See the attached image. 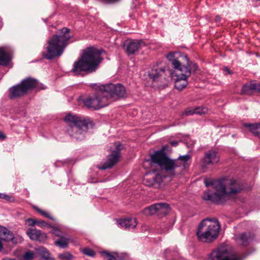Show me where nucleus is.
<instances>
[{"label": "nucleus", "instance_id": "nucleus-36", "mask_svg": "<svg viewBox=\"0 0 260 260\" xmlns=\"http://www.w3.org/2000/svg\"><path fill=\"white\" fill-rule=\"evenodd\" d=\"M102 254L104 260H116V258L109 252L104 251Z\"/></svg>", "mask_w": 260, "mask_h": 260}, {"label": "nucleus", "instance_id": "nucleus-49", "mask_svg": "<svg viewBox=\"0 0 260 260\" xmlns=\"http://www.w3.org/2000/svg\"><path fill=\"white\" fill-rule=\"evenodd\" d=\"M14 258H10L9 257H5L3 259V260H13Z\"/></svg>", "mask_w": 260, "mask_h": 260}, {"label": "nucleus", "instance_id": "nucleus-10", "mask_svg": "<svg viewBox=\"0 0 260 260\" xmlns=\"http://www.w3.org/2000/svg\"><path fill=\"white\" fill-rule=\"evenodd\" d=\"M208 260H241L235 254L229 251L226 247L221 246L212 251L209 255Z\"/></svg>", "mask_w": 260, "mask_h": 260}, {"label": "nucleus", "instance_id": "nucleus-38", "mask_svg": "<svg viewBox=\"0 0 260 260\" xmlns=\"http://www.w3.org/2000/svg\"><path fill=\"white\" fill-rule=\"evenodd\" d=\"M37 219L34 218H28L26 220V224L29 226H33L37 224Z\"/></svg>", "mask_w": 260, "mask_h": 260}, {"label": "nucleus", "instance_id": "nucleus-15", "mask_svg": "<svg viewBox=\"0 0 260 260\" xmlns=\"http://www.w3.org/2000/svg\"><path fill=\"white\" fill-rule=\"evenodd\" d=\"M169 209V205L166 203H158L150 206L144 210L146 214H154L157 212L165 213L168 212Z\"/></svg>", "mask_w": 260, "mask_h": 260}, {"label": "nucleus", "instance_id": "nucleus-35", "mask_svg": "<svg viewBox=\"0 0 260 260\" xmlns=\"http://www.w3.org/2000/svg\"><path fill=\"white\" fill-rule=\"evenodd\" d=\"M35 257V253L32 251H27L23 256V260H32Z\"/></svg>", "mask_w": 260, "mask_h": 260}, {"label": "nucleus", "instance_id": "nucleus-30", "mask_svg": "<svg viewBox=\"0 0 260 260\" xmlns=\"http://www.w3.org/2000/svg\"><path fill=\"white\" fill-rule=\"evenodd\" d=\"M205 112L204 111V109L202 108H201L200 107L196 108L193 110H186L184 113H183L184 115L188 116L192 115L194 114H202L204 113Z\"/></svg>", "mask_w": 260, "mask_h": 260}, {"label": "nucleus", "instance_id": "nucleus-8", "mask_svg": "<svg viewBox=\"0 0 260 260\" xmlns=\"http://www.w3.org/2000/svg\"><path fill=\"white\" fill-rule=\"evenodd\" d=\"M84 105L88 108L98 110L109 105L108 95L101 91L96 94L89 96L83 101Z\"/></svg>", "mask_w": 260, "mask_h": 260}, {"label": "nucleus", "instance_id": "nucleus-5", "mask_svg": "<svg viewBox=\"0 0 260 260\" xmlns=\"http://www.w3.org/2000/svg\"><path fill=\"white\" fill-rule=\"evenodd\" d=\"M70 29L63 27L50 39V60L60 57L68 45L71 37L68 34Z\"/></svg>", "mask_w": 260, "mask_h": 260}, {"label": "nucleus", "instance_id": "nucleus-50", "mask_svg": "<svg viewBox=\"0 0 260 260\" xmlns=\"http://www.w3.org/2000/svg\"><path fill=\"white\" fill-rule=\"evenodd\" d=\"M49 218L50 219L54 220V219L51 216H50Z\"/></svg>", "mask_w": 260, "mask_h": 260}, {"label": "nucleus", "instance_id": "nucleus-9", "mask_svg": "<svg viewBox=\"0 0 260 260\" xmlns=\"http://www.w3.org/2000/svg\"><path fill=\"white\" fill-rule=\"evenodd\" d=\"M100 89L108 95V100L111 98L119 99L126 95L125 88L120 83L102 85Z\"/></svg>", "mask_w": 260, "mask_h": 260}, {"label": "nucleus", "instance_id": "nucleus-28", "mask_svg": "<svg viewBox=\"0 0 260 260\" xmlns=\"http://www.w3.org/2000/svg\"><path fill=\"white\" fill-rule=\"evenodd\" d=\"M252 84H253V81H251L249 84H246L243 86L241 93L243 94L250 95L252 92L254 91L251 87Z\"/></svg>", "mask_w": 260, "mask_h": 260}, {"label": "nucleus", "instance_id": "nucleus-40", "mask_svg": "<svg viewBox=\"0 0 260 260\" xmlns=\"http://www.w3.org/2000/svg\"><path fill=\"white\" fill-rule=\"evenodd\" d=\"M45 49L46 50V52L43 53V57L47 59H49V41L47 42V44H46Z\"/></svg>", "mask_w": 260, "mask_h": 260}, {"label": "nucleus", "instance_id": "nucleus-4", "mask_svg": "<svg viewBox=\"0 0 260 260\" xmlns=\"http://www.w3.org/2000/svg\"><path fill=\"white\" fill-rule=\"evenodd\" d=\"M220 229V225L217 219L206 218L200 223L197 236L200 241L210 243L217 238Z\"/></svg>", "mask_w": 260, "mask_h": 260}, {"label": "nucleus", "instance_id": "nucleus-19", "mask_svg": "<svg viewBox=\"0 0 260 260\" xmlns=\"http://www.w3.org/2000/svg\"><path fill=\"white\" fill-rule=\"evenodd\" d=\"M254 237V234L251 232L243 233L236 236V240L239 244L243 246H247Z\"/></svg>", "mask_w": 260, "mask_h": 260}, {"label": "nucleus", "instance_id": "nucleus-47", "mask_svg": "<svg viewBox=\"0 0 260 260\" xmlns=\"http://www.w3.org/2000/svg\"><path fill=\"white\" fill-rule=\"evenodd\" d=\"M221 18L219 16H216L215 18V21L218 22L220 21Z\"/></svg>", "mask_w": 260, "mask_h": 260}, {"label": "nucleus", "instance_id": "nucleus-29", "mask_svg": "<svg viewBox=\"0 0 260 260\" xmlns=\"http://www.w3.org/2000/svg\"><path fill=\"white\" fill-rule=\"evenodd\" d=\"M36 250L44 260H48L49 259V252L46 248L42 246H40Z\"/></svg>", "mask_w": 260, "mask_h": 260}, {"label": "nucleus", "instance_id": "nucleus-32", "mask_svg": "<svg viewBox=\"0 0 260 260\" xmlns=\"http://www.w3.org/2000/svg\"><path fill=\"white\" fill-rule=\"evenodd\" d=\"M80 251L83 253L84 255L90 256L94 257L95 255V252L92 249L89 247H86L80 249Z\"/></svg>", "mask_w": 260, "mask_h": 260}, {"label": "nucleus", "instance_id": "nucleus-43", "mask_svg": "<svg viewBox=\"0 0 260 260\" xmlns=\"http://www.w3.org/2000/svg\"><path fill=\"white\" fill-rule=\"evenodd\" d=\"M120 0H103V2L106 4H114L119 2Z\"/></svg>", "mask_w": 260, "mask_h": 260}, {"label": "nucleus", "instance_id": "nucleus-17", "mask_svg": "<svg viewBox=\"0 0 260 260\" xmlns=\"http://www.w3.org/2000/svg\"><path fill=\"white\" fill-rule=\"evenodd\" d=\"M144 46L145 43L142 40L130 41L126 45V52L128 55L134 54Z\"/></svg>", "mask_w": 260, "mask_h": 260}, {"label": "nucleus", "instance_id": "nucleus-44", "mask_svg": "<svg viewBox=\"0 0 260 260\" xmlns=\"http://www.w3.org/2000/svg\"><path fill=\"white\" fill-rule=\"evenodd\" d=\"M0 199H4L6 200L9 201L10 200V197L6 194L0 193Z\"/></svg>", "mask_w": 260, "mask_h": 260}, {"label": "nucleus", "instance_id": "nucleus-31", "mask_svg": "<svg viewBox=\"0 0 260 260\" xmlns=\"http://www.w3.org/2000/svg\"><path fill=\"white\" fill-rule=\"evenodd\" d=\"M50 229H51V233L59 238L66 236V234L56 226H51L50 224Z\"/></svg>", "mask_w": 260, "mask_h": 260}, {"label": "nucleus", "instance_id": "nucleus-39", "mask_svg": "<svg viewBox=\"0 0 260 260\" xmlns=\"http://www.w3.org/2000/svg\"><path fill=\"white\" fill-rule=\"evenodd\" d=\"M37 225L41 228H45L49 225V224L44 220L38 219L37 221Z\"/></svg>", "mask_w": 260, "mask_h": 260}, {"label": "nucleus", "instance_id": "nucleus-45", "mask_svg": "<svg viewBox=\"0 0 260 260\" xmlns=\"http://www.w3.org/2000/svg\"><path fill=\"white\" fill-rule=\"evenodd\" d=\"M6 135L2 132L0 131V139L4 140L6 139Z\"/></svg>", "mask_w": 260, "mask_h": 260}, {"label": "nucleus", "instance_id": "nucleus-25", "mask_svg": "<svg viewBox=\"0 0 260 260\" xmlns=\"http://www.w3.org/2000/svg\"><path fill=\"white\" fill-rule=\"evenodd\" d=\"M244 126L249 128V131L260 138V123L245 124Z\"/></svg>", "mask_w": 260, "mask_h": 260}, {"label": "nucleus", "instance_id": "nucleus-41", "mask_svg": "<svg viewBox=\"0 0 260 260\" xmlns=\"http://www.w3.org/2000/svg\"><path fill=\"white\" fill-rule=\"evenodd\" d=\"M34 208L36 211H37L40 214H41L42 216L46 217H49V213L45 212L41 209H39L38 207L35 206L34 207Z\"/></svg>", "mask_w": 260, "mask_h": 260}, {"label": "nucleus", "instance_id": "nucleus-18", "mask_svg": "<svg viewBox=\"0 0 260 260\" xmlns=\"http://www.w3.org/2000/svg\"><path fill=\"white\" fill-rule=\"evenodd\" d=\"M117 223L120 227L127 230L135 229L137 225V220L135 218L120 219L117 220Z\"/></svg>", "mask_w": 260, "mask_h": 260}, {"label": "nucleus", "instance_id": "nucleus-20", "mask_svg": "<svg viewBox=\"0 0 260 260\" xmlns=\"http://www.w3.org/2000/svg\"><path fill=\"white\" fill-rule=\"evenodd\" d=\"M165 72L163 67H153L149 73V76L153 81H157L160 77L162 76Z\"/></svg>", "mask_w": 260, "mask_h": 260}, {"label": "nucleus", "instance_id": "nucleus-6", "mask_svg": "<svg viewBox=\"0 0 260 260\" xmlns=\"http://www.w3.org/2000/svg\"><path fill=\"white\" fill-rule=\"evenodd\" d=\"M37 84V80L32 78H27L22 80L20 84L13 86L10 88L9 96L10 99L21 97L28 91L35 88Z\"/></svg>", "mask_w": 260, "mask_h": 260}, {"label": "nucleus", "instance_id": "nucleus-27", "mask_svg": "<svg viewBox=\"0 0 260 260\" xmlns=\"http://www.w3.org/2000/svg\"><path fill=\"white\" fill-rule=\"evenodd\" d=\"M173 223L172 221H171L170 220L166 219L165 221L161 223L160 225L161 232L163 233L167 232L173 226Z\"/></svg>", "mask_w": 260, "mask_h": 260}, {"label": "nucleus", "instance_id": "nucleus-3", "mask_svg": "<svg viewBox=\"0 0 260 260\" xmlns=\"http://www.w3.org/2000/svg\"><path fill=\"white\" fill-rule=\"evenodd\" d=\"M69 127L67 129L68 134L77 140H82L89 127L93 125L88 117H81L76 115L68 114L64 118Z\"/></svg>", "mask_w": 260, "mask_h": 260}, {"label": "nucleus", "instance_id": "nucleus-37", "mask_svg": "<svg viewBox=\"0 0 260 260\" xmlns=\"http://www.w3.org/2000/svg\"><path fill=\"white\" fill-rule=\"evenodd\" d=\"M251 87L253 89L254 91L260 93V83L253 81V84H252Z\"/></svg>", "mask_w": 260, "mask_h": 260}, {"label": "nucleus", "instance_id": "nucleus-11", "mask_svg": "<svg viewBox=\"0 0 260 260\" xmlns=\"http://www.w3.org/2000/svg\"><path fill=\"white\" fill-rule=\"evenodd\" d=\"M115 147L111 151V153L108 155L107 160L100 169L105 170L113 167L119 161L121 156V151L123 149V145L118 142L114 143Z\"/></svg>", "mask_w": 260, "mask_h": 260}, {"label": "nucleus", "instance_id": "nucleus-48", "mask_svg": "<svg viewBox=\"0 0 260 260\" xmlns=\"http://www.w3.org/2000/svg\"><path fill=\"white\" fill-rule=\"evenodd\" d=\"M3 249V245L1 240H0V251Z\"/></svg>", "mask_w": 260, "mask_h": 260}, {"label": "nucleus", "instance_id": "nucleus-52", "mask_svg": "<svg viewBox=\"0 0 260 260\" xmlns=\"http://www.w3.org/2000/svg\"><path fill=\"white\" fill-rule=\"evenodd\" d=\"M228 72H229V74H230V73H230V71L229 70H228Z\"/></svg>", "mask_w": 260, "mask_h": 260}, {"label": "nucleus", "instance_id": "nucleus-51", "mask_svg": "<svg viewBox=\"0 0 260 260\" xmlns=\"http://www.w3.org/2000/svg\"><path fill=\"white\" fill-rule=\"evenodd\" d=\"M50 260H55V259L52 257H50Z\"/></svg>", "mask_w": 260, "mask_h": 260}, {"label": "nucleus", "instance_id": "nucleus-21", "mask_svg": "<svg viewBox=\"0 0 260 260\" xmlns=\"http://www.w3.org/2000/svg\"><path fill=\"white\" fill-rule=\"evenodd\" d=\"M191 159V156L189 154L181 155L177 159H175L177 167H183L185 168L188 165L187 161Z\"/></svg>", "mask_w": 260, "mask_h": 260}, {"label": "nucleus", "instance_id": "nucleus-26", "mask_svg": "<svg viewBox=\"0 0 260 260\" xmlns=\"http://www.w3.org/2000/svg\"><path fill=\"white\" fill-rule=\"evenodd\" d=\"M22 240V238L19 236L15 237L12 233L10 231L8 235L4 238V241L6 242L11 241L13 244H16Z\"/></svg>", "mask_w": 260, "mask_h": 260}, {"label": "nucleus", "instance_id": "nucleus-42", "mask_svg": "<svg viewBox=\"0 0 260 260\" xmlns=\"http://www.w3.org/2000/svg\"><path fill=\"white\" fill-rule=\"evenodd\" d=\"M152 179H153V180H152V181H151V182H148L147 181L148 179H147V178H145L144 179V180H143L144 183L145 184H146L147 185H148V186H151V185H153V181L155 179V177H152Z\"/></svg>", "mask_w": 260, "mask_h": 260}, {"label": "nucleus", "instance_id": "nucleus-22", "mask_svg": "<svg viewBox=\"0 0 260 260\" xmlns=\"http://www.w3.org/2000/svg\"><path fill=\"white\" fill-rule=\"evenodd\" d=\"M10 54L4 49L0 48V66H7L10 61Z\"/></svg>", "mask_w": 260, "mask_h": 260}, {"label": "nucleus", "instance_id": "nucleus-12", "mask_svg": "<svg viewBox=\"0 0 260 260\" xmlns=\"http://www.w3.org/2000/svg\"><path fill=\"white\" fill-rule=\"evenodd\" d=\"M183 69H184L183 71H176L175 73L176 79L175 86L176 88L180 90L186 86L187 84V79L190 76L189 69L187 68H183Z\"/></svg>", "mask_w": 260, "mask_h": 260}, {"label": "nucleus", "instance_id": "nucleus-13", "mask_svg": "<svg viewBox=\"0 0 260 260\" xmlns=\"http://www.w3.org/2000/svg\"><path fill=\"white\" fill-rule=\"evenodd\" d=\"M219 156L217 151L210 150L205 153L204 157L202 159V167L207 168L209 165H213L218 162Z\"/></svg>", "mask_w": 260, "mask_h": 260}, {"label": "nucleus", "instance_id": "nucleus-33", "mask_svg": "<svg viewBox=\"0 0 260 260\" xmlns=\"http://www.w3.org/2000/svg\"><path fill=\"white\" fill-rule=\"evenodd\" d=\"M58 256L60 260H73L74 258V256L69 252L60 253Z\"/></svg>", "mask_w": 260, "mask_h": 260}, {"label": "nucleus", "instance_id": "nucleus-7", "mask_svg": "<svg viewBox=\"0 0 260 260\" xmlns=\"http://www.w3.org/2000/svg\"><path fill=\"white\" fill-rule=\"evenodd\" d=\"M152 161L167 172H172L177 167L175 159L169 158L163 150L156 151L151 156Z\"/></svg>", "mask_w": 260, "mask_h": 260}, {"label": "nucleus", "instance_id": "nucleus-34", "mask_svg": "<svg viewBox=\"0 0 260 260\" xmlns=\"http://www.w3.org/2000/svg\"><path fill=\"white\" fill-rule=\"evenodd\" d=\"M10 230L0 225V239L4 241V238L7 237Z\"/></svg>", "mask_w": 260, "mask_h": 260}, {"label": "nucleus", "instance_id": "nucleus-1", "mask_svg": "<svg viewBox=\"0 0 260 260\" xmlns=\"http://www.w3.org/2000/svg\"><path fill=\"white\" fill-rule=\"evenodd\" d=\"M204 183L206 187L211 186L214 192L205 193L203 199L217 205L224 204L229 195L239 193L243 189V184L239 180L228 178L215 180L205 179Z\"/></svg>", "mask_w": 260, "mask_h": 260}, {"label": "nucleus", "instance_id": "nucleus-23", "mask_svg": "<svg viewBox=\"0 0 260 260\" xmlns=\"http://www.w3.org/2000/svg\"><path fill=\"white\" fill-rule=\"evenodd\" d=\"M70 241V238L66 235L57 240H54V244L60 248H66L68 247Z\"/></svg>", "mask_w": 260, "mask_h": 260}, {"label": "nucleus", "instance_id": "nucleus-14", "mask_svg": "<svg viewBox=\"0 0 260 260\" xmlns=\"http://www.w3.org/2000/svg\"><path fill=\"white\" fill-rule=\"evenodd\" d=\"M185 55L178 52H170L167 55V59L171 62L173 68L176 71H183V68H185L182 64L181 61L184 58H180L181 56Z\"/></svg>", "mask_w": 260, "mask_h": 260}, {"label": "nucleus", "instance_id": "nucleus-46", "mask_svg": "<svg viewBox=\"0 0 260 260\" xmlns=\"http://www.w3.org/2000/svg\"><path fill=\"white\" fill-rule=\"evenodd\" d=\"M170 144H171V145L172 146H176L178 144V142H177V141H171L170 142Z\"/></svg>", "mask_w": 260, "mask_h": 260}, {"label": "nucleus", "instance_id": "nucleus-16", "mask_svg": "<svg viewBox=\"0 0 260 260\" xmlns=\"http://www.w3.org/2000/svg\"><path fill=\"white\" fill-rule=\"evenodd\" d=\"M26 234L31 240L40 242H44L47 238L46 234L36 229H28Z\"/></svg>", "mask_w": 260, "mask_h": 260}, {"label": "nucleus", "instance_id": "nucleus-2", "mask_svg": "<svg viewBox=\"0 0 260 260\" xmlns=\"http://www.w3.org/2000/svg\"><path fill=\"white\" fill-rule=\"evenodd\" d=\"M104 52L94 47L84 49L81 57L74 63L72 72L75 75L83 76L95 72L103 59L101 54Z\"/></svg>", "mask_w": 260, "mask_h": 260}, {"label": "nucleus", "instance_id": "nucleus-24", "mask_svg": "<svg viewBox=\"0 0 260 260\" xmlns=\"http://www.w3.org/2000/svg\"><path fill=\"white\" fill-rule=\"evenodd\" d=\"M180 58H184V60H186V64L183 66V67H187L188 69H189L190 73H191V70H192L193 72H195L198 70L199 67L198 64L194 62L189 61L187 55L181 56Z\"/></svg>", "mask_w": 260, "mask_h": 260}]
</instances>
